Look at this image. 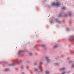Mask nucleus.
I'll list each match as a JSON object with an SVG mask.
<instances>
[{
  "mask_svg": "<svg viewBox=\"0 0 74 74\" xmlns=\"http://www.w3.org/2000/svg\"><path fill=\"white\" fill-rule=\"evenodd\" d=\"M15 64V63H14L13 64H12L11 65H12V66H14Z\"/></svg>",
  "mask_w": 74,
  "mask_h": 74,
  "instance_id": "f3484780",
  "label": "nucleus"
},
{
  "mask_svg": "<svg viewBox=\"0 0 74 74\" xmlns=\"http://www.w3.org/2000/svg\"><path fill=\"white\" fill-rule=\"evenodd\" d=\"M40 64H42V62H40Z\"/></svg>",
  "mask_w": 74,
  "mask_h": 74,
  "instance_id": "dca6fc26",
  "label": "nucleus"
},
{
  "mask_svg": "<svg viewBox=\"0 0 74 74\" xmlns=\"http://www.w3.org/2000/svg\"><path fill=\"white\" fill-rule=\"evenodd\" d=\"M56 21L58 23H60V21H59V20L58 19H56Z\"/></svg>",
  "mask_w": 74,
  "mask_h": 74,
  "instance_id": "0eeeda50",
  "label": "nucleus"
},
{
  "mask_svg": "<svg viewBox=\"0 0 74 74\" xmlns=\"http://www.w3.org/2000/svg\"><path fill=\"white\" fill-rule=\"evenodd\" d=\"M66 73V72H64L62 73V74H64Z\"/></svg>",
  "mask_w": 74,
  "mask_h": 74,
  "instance_id": "aec40b11",
  "label": "nucleus"
},
{
  "mask_svg": "<svg viewBox=\"0 0 74 74\" xmlns=\"http://www.w3.org/2000/svg\"><path fill=\"white\" fill-rule=\"evenodd\" d=\"M58 63H56L55 64V65H58Z\"/></svg>",
  "mask_w": 74,
  "mask_h": 74,
  "instance_id": "a211bd4d",
  "label": "nucleus"
},
{
  "mask_svg": "<svg viewBox=\"0 0 74 74\" xmlns=\"http://www.w3.org/2000/svg\"><path fill=\"white\" fill-rule=\"evenodd\" d=\"M34 71H37V69H34Z\"/></svg>",
  "mask_w": 74,
  "mask_h": 74,
  "instance_id": "ddd939ff",
  "label": "nucleus"
},
{
  "mask_svg": "<svg viewBox=\"0 0 74 74\" xmlns=\"http://www.w3.org/2000/svg\"><path fill=\"white\" fill-rule=\"evenodd\" d=\"M16 48H17V47H16Z\"/></svg>",
  "mask_w": 74,
  "mask_h": 74,
  "instance_id": "b1692460",
  "label": "nucleus"
},
{
  "mask_svg": "<svg viewBox=\"0 0 74 74\" xmlns=\"http://www.w3.org/2000/svg\"><path fill=\"white\" fill-rule=\"evenodd\" d=\"M45 46V45H42V47H44Z\"/></svg>",
  "mask_w": 74,
  "mask_h": 74,
  "instance_id": "412c9836",
  "label": "nucleus"
},
{
  "mask_svg": "<svg viewBox=\"0 0 74 74\" xmlns=\"http://www.w3.org/2000/svg\"><path fill=\"white\" fill-rule=\"evenodd\" d=\"M58 47V45H55V46H54V48H57V47Z\"/></svg>",
  "mask_w": 74,
  "mask_h": 74,
  "instance_id": "4468645a",
  "label": "nucleus"
},
{
  "mask_svg": "<svg viewBox=\"0 0 74 74\" xmlns=\"http://www.w3.org/2000/svg\"><path fill=\"white\" fill-rule=\"evenodd\" d=\"M69 15L70 16H71V12H69Z\"/></svg>",
  "mask_w": 74,
  "mask_h": 74,
  "instance_id": "9d476101",
  "label": "nucleus"
},
{
  "mask_svg": "<svg viewBox=\"0 0 74 74\" xmlns=\"http://www.w3.org/2000/svg\"><path fill=\"white\" fill-rule=\"evenodd\" d=\"M65 16H66L65 15Z\"/></svg>",
  "mask_w": 74,
  "mask_h": 74,
  "instance_id": "5701e85b",
  "label": "nucleus"
},
{
  "mask_svg": "<svg viewBox=\"0 0 74 74\" xmlns=\"http://www.w3.org/2000/svg\"><path fill=\"white\" fill-rule=\"evenodd\" d=\"M65 69V68H63L62 69H60V71H62L64 70Z\"/></svg>",
  "mask_w": 74,
  "mask_h": 74,
  "instance_id": "1a4fd4ad",
  "label": "nucleus"
},
{
  "mask_svg": "<svg viewBox=\"0 0 74 74\" xmlns=\"http://www.w3.org/2000/svg\"><path fill=\"white\" fill-rule=\"evenodd\" d=\"M21 52H24V51H20L18 52V56H20V55H21Z\"/></svg>",
  "mask_w": 74,
  "mask_h": 74,
  "instance_id": "f03ea898",
  "label": "nucleus"
},
{
  "mask_svg": "<svg viewBox=\"0 0 74 74\" xmlns=\"http://www.w3.org/2000/svg\"><path fill=\"white\" fill-rule=\"evenodd\" d=\"M39 69H40L41 71V72H42V67H41V66H40L39 67Z\"/></svg>",
  "mask_w": 74,
  "mask_h": 74,
  "instance_id": "423d86ee",
  "label": "nucleus"
},
{
  "mask_svg": "<svg viewBox=\"0 0 74 74\" xmlns=\"http://www.w3.org/2000/svg\"><path fill=\"white\" fill-rule=\"evenodd\" d=\"M36 64H37V63H35V64H34L35 66H36Z\"/></svg>",
  "mask_w": 74,
  "mask_h": 74,
  "instance_id": "4be33fe9",
  "label": "nucleus"
},
{
  "mask_svg": "<svg viewBox=\"0 0 74 74\" xmlns=\"http://www.w3.org/2000/svg\"><path fill=\"white\" fill-rule=\"evenodd\" d=\"M66 8L65 7H63V8H62V10H64Z\"/></svg>",
  "mask_w": 74,
  "mask_h": 74,
  "instance_id": "f8f14e48",
  "label": "nucleus"
},
{
  "mask_svg": "<svg viewBox=\"0 0 74 74\" xmlns=\"http://www.w3.org/2000/svg\"><path fill=\"white\" fill-rule=\"evenodd\" d=\"M52 5H54L55 6H59V5H60V4L59 2H56V3H52Z\"/></svg>",
  "mask_w": 74,
  "mask_h": 74,
  "instance_id": "f257e3e1",
  "label": "nucleus"
},
{
  "mask_svg": "<svg viewBox=\"0 0 74 74\" xmlns=\"http://www.w3.org/2000/svg\"><path fill=\"white\" fill-rule=\"evenodd\" d=\"M71 41H74V36H71Z\"/></svg>",
  "mask_w": 74,
  "mask_h": 74,
  "instance_id": "7ed1b4c3",
  "label": "nucleus"
},
{
  "mask_svg": "<svg viewBox=\"0 0 74 74\" xmlns=\"http://www.w3.org/2000/svg\"><path fill=\"white\" fill-rule=\"evenodd\" d=\"M45 73H46V74H49V72L48 71H46Z\"/></svg>",
  "mask_w": 74,
  "mask_h": 74,
  "instance_id": "6e6552de",
  "label": "nucleus"
},
{
  "mask_svg": "<svg viewBox=\"0 0 74 74\" xmlns=\"http://www.w3.org/2000/svg\"><path fill=\"white\" fill-rule=\"evenodd\" d=\"M29 55H32V53H30Z\"/></svg>",
  "mask_w": 74,
  "mask_h": 74,
  "instance_id": "6ab92c4d",
  "label": "nucleus"
},
{
  "mask_svg": "<svg viewBox=\"0 0 74 74\" xmlns=\"http://www.w3.org/2000/svg\"><path fill=\"white\" fill-rule=\"evenodd\" d=\"M6 71H8L9 70V69L8 68H6L5 69Z\"/></svg>",
  "mask_w": 74,
  "mask_h": 74,
  "instance_id": "9b49d317",
  "label": "nucleus"
},
{
  "mask_svg": "<svg viewBox=\"0 0 74 74\" xmlns=\"http://www.w3.org/2000/svg\"><path fill=\"white\" fill-rule=\"evenodd\" d=\"M15 62L16 64H19V62L18 61V60H16L15 61Z\"/></svg>",
  "mask_w": 74,
  "mask_h": 74,
  "instance_id": "39448f33",
  "label": "nucleus"
},
{
  "mask_svg": "<svg viewBox=\"0 0 74 74\" xmlns=\"http://www.w3.org/2000/svg\"><path fill=\"white\" fill-rule=\"evenodd\" d=\"M72 68H74V64L72 65Z\"/></svg>",
  "mask_w": 74,
  "mask_h": 74,
  "instance_id": "2eb2a0df",
  "label": "nucleus"
},
{
  "mask_svg": "<svg viewBox=\"0 0 74 74\" xmlns=\"http://www.w3.org/2000/svg\"><path fill=\"white\" fill-rule=\"evenodd\" d=\"M46 59L47 60V62H49V58H48V57H46Z\"/></svg>",
  "mask_w": 74,
  "mask_h": 74,
  "instance_id": "20e7f679",
  "label": "nucleus"
}]
</instances>
